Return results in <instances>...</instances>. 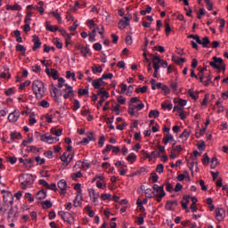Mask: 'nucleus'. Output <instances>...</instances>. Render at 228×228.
Here are the masks:
<instances>
[{
	"label": "nucleus",
	"mask_w": 228,
	"mask_h": 228,
	"mask_svg": "<svg viewBox=\"0 0 228 228\" xmlns=\"http://www.w3.org/2000/svg\"><path fill=\"white\" fill-rule=\"evenodd\" d=\"M19 181L21 190H28V188H33L35 177L31 174H23L20 175Z\"/></svg>",
	"instance_id": "f257e3e1"
},
{
	"label": "nucleus",
	"mask_w": 228,
	"mask_h": 228,
	"mask_svg": "<svg viewBox=\"0 0 228 228\" xmlns=\"http://www.w3.org/2000/svg\"><path fill=\"white\" fill-rule=\"evenodd\" d=\"M32 90L37 99H42L45 95V86L40 80H34L32 83Z\"/></svg>",
	"instance_id": "f03ea898"
},
{
	"label": "nucleus",
	"mask_w": 228,
	"mask_h": 228,
	"mask_svg": "<svg viewBox=\"0 0 228 228\" xmlns=\"http://www.w3.org/2000/svg\"><path fill=\"white\" fill-rule=\"evenodd\" d=\"M35 134H37V136H39L41 142L48 143L49 145H53V143H58V142H60V138L53 137V135H51L49 133L41 134L39 132H35Z\"/></svg>",
	"instance_id": "7ed1b4c3"
},
{
	"label": "nucleus",
	"mask_w": 228,
	"mask_h": 228,
	"mask_svg": "<svg viewBox=\"0 0 228 228\" xmlns=\"http://www.w3.org/2000/svg\"><path fill=\"white\" fill-rule=\"evenodd\" d=\"M97 33H99L101 38H104V25H96L91 33H89V42H95Z\"/></svg>",
	"instance_id": "20e7f679"
},
{
	"label": "nucleus",
	"mask_w": 228,
	"mask_h": 228,
	"mask_svg": "<svg viewBox=\"0 0 228 228\" xmlns=\"http://www.w3.org/2000/svg\"><path fill=\"white\" fill-rule=\"evenodd\" d=\"M154 197H156L157 202H161L163 197L167 195L165 192V187L163 185L159 186L158 184L153 185V191H152Z\"/></svg>",
	"instance_id": "39448f33"
},
{
	"label": "nucleus",
	"mask_w": 228,
	"mask_h": 228,
	"mask_svg": "<svg viewBox=\"0 0 228 228\" xmlns=\"http://www.w3.org/2000/svg\"><path fill=\"white\" fill-rule=\"evenodd\" d=\"M210 67H213V69H216L217 70H220L222 69L223 70H225V64L224 63V60L222 58L218 57H213L212 61L209 62Z\"/></svg>",
	"instance_id": "423d86ee"
},
{
	"label": "nucleus",
	"mask_w": 228,
	"mask_h": 228,
	"mask_svg": "<svg viewBox=\"0 0 228 228\" xmlns=\"http://www.w3.org/2000/svg\"><path fill=\"white\" fill-rule=\"evenodd\" d=\"M60 159L62 161V167H67L70 165V161L74 159V153H67L64 152L61 157Z\"/></svg>",
	"instance_id": "0eeeda50"
},
{
	"label": "nucleus",
	"mask_w": 228,
	"mask_h": 228,
	"mask_svg": "<svg viewBox=\"0 0 228 228\" xmlns=\"http://www.w3.org/2000/svg\"><path fill=\"white\" fill-rule=\"evenodd\" d=\"M132 19H133V16L131 14H128L127 16H124L118 22V26L119 29H126V28L129 26Z\"/></svg>",
	"instance_id": "6e6552de"
},
{
	"label": "nucleus",
	"mask_w": 228,
	"mask_h": 228,
	"mask_svg": "<svg viewBox=\"0 0 228 228\" xmlns=\"http://www.w3.org/2000/svg\"><path fill=\"white\" fill-rule=\"evenodd\" d=\"M65 88L62 90L64 99H72L74 97V89L69 84L64 85Z\"/></svg>",
	"instance_id": "1a4fd4ad"
},
{
	"label": "nucleus",
	"mask_w": 228,
	"mask_h": 228,
	"mask_svg": "<svg viewBox=\"0 0 228 228\" xmlns=\"http://www.w3.org/2000/svg\"><path fill=\"white\" fill-rule=\"evenodd\" d=\"M4 194V202L5 204H11V206L13 205V194L8 191H2Z\"/></svg>",
	"instance_id": "9d476101"
},
{
	"label": "nucleus",
	"mask_w": 228,
	"mask_h": 228,
	"mask_svg": "<svg viewBox=\"0 0 228 228\" xmlns=\"http://www.w3.org/2000/svg\"><path fill=\"white\" fill-rule=\"evenodd\" d=\"M20 117V112H19L18 110H15L14 111L11 112L8 116L9 122H17Z\"/></svg>",
	"instance_id": "9b49d317"
},
{
	"label": "nucleus",
	"mask_w": 228,
	"mask_h": 228,
	"mask_svg": "<svg viewBox=\"0 0 228 228\" xmlns=\"http://www.w3.org/2000/svg\"><path fill=\"white\" fill-rule=\"evenodd\" d=\"M88 193L92 202H97L99 200V197H101L99 192H95V189L93 188L88 189Z\"/></svg>",
	"instance_id": "f8f14e48"
},
{
	"label": "nucleus",
	"mask_w": 228,
	"mask_h": 228,
	"mask_svg": "<svg viewBox=\"0 0 228 228\" xmlns=\"http://www.w3.org/2000/svg\"><path fill=\"white\" fill-rule=\"evenodd\" d=\"M177 208V200H167L165 208L167 211H174Z\"/></svg>",
	"instance_id": "ddd939ff"
},
{
	"label": "nucleus",
	"mask_w": 228,
	"mask_h": 228,
	"mask_svg": "<svg viewBox=\"0 0 228 228\" xmlns=\"http://www.w3.org/2000/svg\"><path fill=\"white\" fill-rule=\"evenodd\" d=\"M58 188L61 189V195H65V193H67V181L64 179L59 181Z\"/></svg>",
	"instance_id": "4468645a"
},
{
	"label": "nucleus",
	"mask_w": 228,
	"mask_h": 228,
	"mask_svg": "<svg viewBox=\"0 0 228 228\" xmlns=\"http://www.w3.org/2000/svg\"><path fill=\"white\" fill-rule=\"evenodd\" d=\"M32 38L34 42V45L32 47L33 51H37V49H40V47H42V42H40V38L37 36H33Z\"/></svg>",
	"instance_id": "2eb2a0df"
},
{
	"label": "nucleus",
	"mask_w": 228,
	"mask_h": 228,
	"mask_svg": "<svg viewBox=\"0 0 228 228\" xmlns=\"http://www.w3.org/2000/svg\"><path fill=\"white\" fill-rule=\"evenodd\" d=\"M162 142L165 145H168V143H172V142H175V140L174 139V135H172V134H167L164 135Z\"/></svg>",
	"instance_id": "dca6fc26"
},
{
	"label": "nucleus",
	"mask_w": 228,
	"mask_h": 228,
	"mask_svg": "<svg viewBox=\"0 0 228 228\" xmlns=\"http://www.w3.org/2000/svg\"><path fill=\"white\" fill-rule=\"evenodd\" d=\"M97 95H101L102 101H106L110 97V93L104 90V88H101L97 91Z\"/></svg>",
	"instance_id": "f3484780"
},
{
	"label": "nucleus",
	"mask_w": 228,
	"mask_h": 228,
	"mask_svg": "<svg viewBox=\"0 0 228 228\" xmlns=\"http://www.w3.org/2000/svg\"><path fill=\"white\" fill-rule=\"evenodd\" d=\"M82 202H83V193L79 194L77 192V195L74 200L75 208H78V206H81Z\"/></svg>",
	"instance_id": "a211bd4d"
},
{
	"label": "nucleus",
	"mask_w": 228,
	"mask_h": 228,
	"mask_svg": "<svg viewBox=\"0 0 228 228\" xmlns=\"http://www.w3.org/2000/svg\"><path fill=\"white\" fill-rule=\"evenodd\" d=\"M216 218L218 222H222V220H224V209L222 208L216 209Z\"/></svg>",
	"instance_id": "6ab92c4d"
},
{
	"label": "nucleus",
	"mask_w": 228,
	"mask_h": 228,
	"mask_svg": "<svg viewBox=\"0 0 228 228\" xmlns=\"http://www.w3.org/2000/svg\"><path fill=\"white\" fill-rule=\"evenodd\" d=\"M92 85L96 90H101V86H102V78L93 80Z\"/></svg>",
	"instance_id": "aec40b11"
},
{
	"label": "nucleus",
	"mask_w": 228,
	"mask_h": 228,
	"mask_svg": "<svg viewBox=\"0 0 228 228\" xmlns=\"http://www.w3.org/2000/svg\"><path fill=\"white\" fill-rule=\"evenodd\" d=\"M5 8L8 11L19 12V10H20V5L19 4H14L13 5L7 4Z\"/></svg>",
	"instance_id": "412c9836"
},
{
	"label": "nucleus",
	"mask_w": 228,
	"mask_h": 228,
	"mask_svg": "<svg viewBox=\"0 0 228 228\" xmlns=\"http://www.w3.org/2000/svg\"><path fill=\"white\" fill-rule=\"evenodd\" d=\"M131 107H133L135 111H140L145 108V104L143 102H140L139 103H134V104H129Z\"/></svg>",
	"instance_id": "4be33fe9"
},
{
	"label": "nucleus",
	"mask_w": 228,
	"mask_h": 228,
	"mask_svg": "<svg viewBox=\"0 0 228 228\" xmlns=\"http://www.w3.org/2000/svg\"><path fill=\"white\" fill-rule=\"evenodd\" d=\"M172 61H174L175 63H177V65H181L182 63L186 61V60L184 58H181L177 55H173L172 56Z\"/></svg>",
	"instance_id": "5701e85b"
},
{
	"label": "nucleus",
	"mask_w": 228,
	"mask_h": 228,
	"mask_svg": "<svg viewBox=\"0 0 228 228\" xmlns=\"http://www.w3.org/2000/svg\"><path fill=\"white\" fill-rule=\"evenodd\" d=\"M80 53L82 56H84V58H88V56L92 55V53H90V48H88L87 46H84Z\"/></svg>",
	"instance_id": "b1692460"
},
{
	"label": "nucleus",
	"mask_w": 228,
	"mask_h": 228,
	"mask_svg": "<svg viewBox=\"0 0 228 228\" xmlns=\"http://www.w3.org/2000/svg\"><path fill=\"white\" fill-rule=\"evenodd\" d=\"M106 179L97 180L96 182V187H98L100 190H106Z\"/></svg>",
	"instance_id": "393cba45"
},
{
	"label": "nucleus",
	"mask_w": 228,
	"mask_h": 228,
	"mask_svg": "<svg viewBox=\"0 0 228 228\" xmlns=\"http://www.w3.org/2000/svg\"><path fill=\"white\" fill-rule=\"evenodd\" d=\"M136 159H138V157L134 153H130L126 157V161H128V163H130V165H133V163H134V161H136Z\"/></svg>",
	"instance_id": "a878e982"
},
{
	"label": "nucleus",
	"mask_w": 228,
	"mask_h": 228,
	"mask_svg": "<svg viewBox=\"0 0 228 228\" xmlns=\"http://www.w3.org/2000/svg\"><path fill=\"white\" fill-rule=\"evenodd\" d=\"M190 199H191V197H190L188 195L183 197V200L181 201L182 208L188 207V205L190 204Z\"/></svg>",
	"instance_id": "bb28decb"
},
{
	"label": "nucleus",
	"mask_w": 228,
	"mask_h": 228,
	"mask_svg": "<svg viewBox=\"0 0 228 228\" xmlns=\"http://www.w3.org/2000/svg\"><path fill=\"white\" fill-rule=\"evenodd\" d=\"M45 28L52 33H56V31H58V26H53L49 24L48 21H46Z\"/></svg>",
	"instance_id": "cd10ccee"
},
{
	"label": "nucleus",
	"mask_w": 228,
	"mask_h": 228,
	"mask_svg": "<svg viewBox=\"0 0 228 228\" xmlns=\"http://www.w3.org/2000/svg\"><path fill=\"white\" fill-rule=\"evenodd\" d=\"M51 134H54V136H61L63 131L60 128L56 129L54 127L50 129Z\"/></svg>",
	"instance_id": "c85d7f7f"
},
{
	"label": "nucleus",
	"mask_w": 228,
	"mask_h": 228,
	"mask_svg": "<svg viewBox=\"0 0 228 228\" xmlns=\"http://www.w3.org/2000/svg\"><path fill=\"white\" fill-rule=\"evenodd\" d=\"M70 177L73 181H77V179H81V177H83V173H81V171H78L77 173H72L70 175Z\"/></svg>",
	"instance_id": "c756f323"
},
{
	"label": "nucleus",
	"mask_w": 228,
	"mask_h": 228,
	"mask_svg": "<svg viewBox=\"0 0 228 228\" xmlns=\"http://www.w3.org/2000/svg\"><path fill=\"white\" fill-rule=\"evenodd\" d=\"M174 102L179 104V106H181L182 108H184V106H186V104H188V102L186 100L181 99V98L175 99Z\"/></svg>",
	"instance_id": "7c9ffc66"
},
{
	"label": "nucleus",
	"mask_w": 228,
	"mask_h": 228,
	"mask_svg": "<svg viewBox=\"0 0 228 228\" xmlns=\"http://www.w3.org/2000/svg\"><path fill=\"white\" fill-rule=\"evenodd\" d=\"M10 136H11V142H13V140H20V138H22V134H17L14 132L11 133Z\"/></svg>",
	"instance_id": "2f4dec72"
},
{
	"label": "nucleus",
	"mask_w": 228,
	"mask_h": 228,
	"mask_svg": "<svg viewBox=\"0 0 228 228\" xmlns=\"http://www.w3.org/2000/svg\"><path fill=\"white\" fill-rule=\"evenodd\" d=\"M218 159L216 157H213L212 159H211V165H210V167L212 169H215L216 168V167H218Z\"/></svg>",
	"instance_id": "473e14b6"
},
{
	"label": "nucleus",
	"mask_w": 228,
	"mask_h": 228,
	"mask_svg": "<svg viewBox=\"0 0 228 228\" xmlns=\"http://www.w3.org/2000/svg\"><path fill=\"white\" fill-rule=\"evenodd\" d=\"M152 62L153 65H159V63H161V58H159V56H158V53H156L155 55H152Z\"/></svg>",
	"instance_id": "72a5a7b5"
},
{
	"label": "nucleus",
	"mask_w": 228,
	"mask_h": 228,
	"mask_svg": "<svg viewBox=\"0 0 228 228\" xmlns=\"http://www.w3.org/2000/svg\"><path fill=\"white\" fill-rule=\"evenodd\" d=\"M150 118H158L159 117V111L154 110L149 112Z\"/></svg>",
	"instance_id": "f704fd0d"
},
{
	"label": "nucleus",
	"mask_w": 228,
	"mask_h": 228,
	"mask_svg": "<svg viewBox=\"0 0 228 228\" xmlns=\"http://www.w3.org/2000/svg\"><path fill=\"white\" fill-rule=\"evenodd\" d=\"M61 35L65 38V39H69V38H72V35H69V33H67V30L61 28L59 29Z\"/></svg>",
	"instance_id": "c9c22d12"
},
{
	"label": "nucleus",
	"mask_w": 228,
	"mask_h": 228,
	"mask_svg": "<svg viewBox=\"0 0 228 228\" xmlns=\"http://www.w3.org/2000/svg\"><path fill=\"white\" fill-rule=\"evenodd\" d=\"M47 197V194L44 191H39L37 194L38 200H44Z\"/></svg>",
	"instance_id": "e433bc0d"
},
{
	"label": "nucleus",
	"mask_w": 228,
	"mask_h": 228,
	"mask_svg": "<svg viewBox=\"0 0 228 228\" xmlns=\"http://www.w3.org/2000/svg\"><path fill=\"white\" fill-rule=\"evenodd\" d=\"M149 90V87L147 86H144L142 87H137L135 89L136 94H145Z\"/></svg>",
	"instance_id": "4c0bfd02"
},
{
	"label": "nucleus",
	"mask_w": 228,
	"mask_h": 228,
	"mask_svg": "<svg viewBox=\"0 0 228 228\" xmlns=\"http://www.w3.org/2000/svg\"><path fill=\"white\" fill-rule=\"evenodd\" d=\"M188 94L193 101H197L199 99V96L195 94V91L193 89H189Z\"/></svg>",
	"instance_id": "58836bf2"
},
{
	"label": "nucleus",
	"mask_w": 228,
	"mask_h": 228,
	"mask_svg": "<svg viewBox=\"0 0 228 228\" xmlns=\"http://www.w3.org/2000/svg\"><path fill=\"white\" fill-rule=\"evenodd\" d=\"M157 158H159V152L158 151H153L150 154V161H152L153 159H156Z\"/></svg>",
	"instance_id": "ea45409f"
},
{
	"label": "nucleus",
	"mask_w": 228,
	"mask_h": 228,
	"mask_svg": "<svg viewBox=\"0 0 228 228\" xmlns=\"http://www.w3.org/2000/svg\"><path fill=\"white\" fill-rule=\"evenodd\" d=\"M28 122L30 126H35V123L37 122V118H35V112L29 114Z\"/></svg>",
	"instance_id": "a19ab883"
},
{
	"label": "nucleus",
	"mask_w": 228,
	"mask_h": 228,
	"mask_svg": "<svg viewBox=\"0 0 228 228\" xmlns=\"http://www.w3.org/2000/svg\"><path fill=\"white\" fill-rule=\"evenodd\" d=\"M188 165H189V168H190L191 174H193V167H197V165H199V163L197 162L196 159H193V161L189 162Z\"/></svg>",
	"instance_id": "79ce46f5"
},
{
	"label": "nucleus",
	"mask_w": 228,
	"mask_h": 228,
	"mask_svg": "<svg viewBox=\"0 0 228 228\" xmlns=\"http://www.w3.org/2000/svg\"><path fill=\"white\" fill-rule=\"evenodd\" d=\"M200 45H203V47H206L209 44V38L208 37H205L200 40V43H198Z\"/></svg>",
	"instance_id": "37998d69"
},
{
	"label": "nucleus",
	"mask_w": 228,
	"mask_h": 228,
	"mask_svg": "<svg viewBox=\"0 0 228 228\" xmlns=\"http://www.w3.org/2000/svg\"><path fill=\"white\" fill-rule=\"evenodd\" d=\"M81 108V103L79 102V100H74L73 102V111H77Z\"/></svg>",
	"instance_id": "c03bdc74"
},
{
	"label": "nucleus",
	"mask_w": 228,
	"mask_h": 228,
	"mask_svg": "<svg viewBox=\"0 0 228 228\" xmlns=\"http://www.w3.org/2000/svg\"><path fill=\"white\" fill-rule=\"evenodd\" d=\"M66 77L67 79L72 78V81H76V73L70 72V71H66Z\"/></svg>",
	"instance_id": "a18cd8bd"
},
{
	"label": "nucleus",
	"mask_w": 228,
	"mask_h": 228,
	"mask_svg": "<svg viewBox=\"0 0 228 228\" xmlns=\"http://www.w3.org/2000/svg\"><path fill=\"white\" fill-rule=\"evenodd\" d=\"M51 15H53V17H55V19L58 20V22H61V14H60V12H58V11L56 12H50Z\"/></svg>",
	"instance_id": "49530a36"
},
{
	"label": "nucleus",
	"mask_w": 228,
	"mask_h": 228,
	"mask_svg": "<svg viewBox=\"0 0 228 228\" xmlns=\"http://www.w3.org/2000/svg\"><path fill=\"white\" fill-rule=\"evenodd\" d=\"M16 51L18 53H22V54H26V48L22 45H16Z\"/></svg>",
	"instance_id": "de8ad7c7"
},
{
	"label": "nucleus",
	"mask_w": 228,
	"mask_h": 228,
	"mask_svg": "<svg viewBox=\"0 0 228 228\" xmlns=\"http://www.w3.org/2000/svg\"><path fill=\"white\" fill-rule=\"evenodd\" d=\"M141 154L143 159H149L151 161V154H149L145 150H142Z\"/></svg>",
	"instance_id": "09e8293b"
},
{
	"label": "nucleus",
	"mask_w": 228,
	"mask_h": 228,
	"mask_svg": "<svg viewBox=\"0 0 228 228\" xmlns=\"http://www.w3.org/2000/svg\"><path fill=\"white\" fill-rule=\"evenodd\" d=\"M42 204H43L44 209H49V208H53V203H51L50 200H45Z\"/></svg>",
	"instance_id": "8fccbe9b"
},
{
	"label": "nucleus",
	"mask_w": 228,
	"mask_h": 228,
	"mask_svg": "<svg viewBox=\"0 0 228 228\" xmlns=\"http://www.w3.org/2000/svg\"><path fill=\"white\" fill-rule=\"evenodd\" d=\"M188 38H192L193 40L196 41V44H200V37H199V35H189Z\"/></svg>",
	"instance_id": "3c124183"
},
{
	"label": "nucleus",
	"mask_w": 228,
	"mask_h": 228,
	"mask_svg": "<svg viewBox=\"0 0 228 228\" xmlns=\"http://www.w3.org/2000/svg\"><path fill=\"white\" fill-rule=\"evenodd\" d=\"M220 26H219V31L220 33H224V28H225V20L219 19Z\"/></svg>",
	"instance_id": "603ef678"
},
{
	"label": "nucleus",
	"mask_w": 228,
	"mask_h": 228,
	"mask_svg": "<svg viewBox=\"0 0 228 228\" xmlns=\"http://www.w3.org/2000/svg\"><path fill=\"white\" fill-rule=\"evenodd\" d=\"M87 26H89L90 29H94L97 27V24H95V21L94 20H87Z\"/></svg>",
	"instance_id": "864d4df0"
},
{
	"label": "nucleus",
	"mask_w": 228,
	"mask_h": 228,
	"mask_svg": "<svg viewBox=\"0 0 228 228\" xmlns=\"http://www.w3.org/2000/svg\"><path fill=\"white\" fill-rule=\"evenodd\" d=\"M152 12V7L147 5L146 10H142L140 12L141 15H147V13H151Z\"/></svg>",
	"instance_id": "5fc2aeb1"
},
{
	"label": "nucleus",
	"mask_w": 228,
	"mask_h": 228,
	"mask_svg": "<svg viewBox=\"0 0 228 228\" xmlns=\"http://www.w3.org/2000/svg\"><path fill=\"white\" fill-rule=\"evenodd\" d=\"M164 170H165V167L163 166V164H159L156 167V172L158 174H163Z\"/></svg>",
	"instance_id": "6e6d98bb"
},
{
	"label": "nucleus",
	"mask_w": 228,
	"mask_h": 228,
	"mask_svg": "<svg viewBox=\"0 0 228 228\" xmlns=\"http://www.w3.org/2000/svg\"><path fill=\"white\" fill-rule=\"evenodd\" d=\"M50 76L53 77V79H59L58 78V70L52 69Z\"/></svg>",
	"instance_id": "4d7b16f0"
},
{
	"label": "nucleus",
	"mask_w": 228,
	"mask_h": 228,
	"mask_svg": "<svg viewBox=\"0 0 228 228\" xmlns=\"http://www.w3.org/2000/svg\"><path fill=\"white\" fill-rule=\"evenodd\" d=\"M161 108L162 110H168L170 111V110H172V108H174V105H172V103H162L161 104Z\"/></svg>",
	"instance_id": "13d9d810"
},
{
	"label": "nucleus",
	"mask_w": 228,
	"mask_h": 228,
	"mask_svg": "<svg viewBox=\"0 0 228 228\" xmlns=\"http://www.w3.org/2000/svg\"><path fill=\"white\" fill-rule=\"evenodd\" d=\"M190 136V132L188 129L183 130V134L180 135V138H183L184 140H188V137Z\"/></svg>",
	"instance_id": "bf43d9fd"
},
{
	"label": "nucleus",
	"mask_w": 228,
	"mask_h": 228,
	"mask_svg": "<svg viewBox=\"0 0 228 228\" xmlns=\"http://www.w3.org/2000/svg\"><path fill=\"white\" fill-rule=\"evenodd\" d=\"M86 139H87L89 142H95V137L94 136V133L88 132V133L86 134Z\"/></svg>",
	"instance_id": "052dcab7"
},
{
	"label": "nucleus",
	"mask_w": 228,
	"mask_h": 228,
	"mask_svg": "<svg viewBox=\"0 0 228 228\" xmlns=\"http://www.w3.org/2000/svg\"><path fill=\"white\" fill-rule=\"evenodd\" d=\"M93 72H94V74H97V72H98V74H101V72H102V67H101V66L93 67Z\"/></svg>",
	"instance_id": "680f3d73"
},
{
	"label": "nucleus",
	"mask_w": 228,
	"mask_h": 228,
	"mask_svg": "<svg viewBox=\"0 0 228 228\" xmlns=\"http://www.w3.org/2000/svg\"><path fill=\"white\" fill-rule=\"evenodd\" d=\"M126 168H127V166L122 165V167L119 169V174L121 175H125L126 174H127V169Z\"/></svg>",
	"instance_id": "e2e57ef3"
},
{
	"label": "nucleus",
	"mask_w": 228,
	"mask_h": 228,
	"mask_svg": "<svg viewBox=\"0 0 228 228\" xmlns=\"http://www.w3.org/2000/svg\"><path fill=\"white\" fill-rule=\"evenodd\" d=\"M74 190H76L77 193H79V195L83 193V190H81V183H76L74 185Z\"/></svg>",
	"instance_id": "0e129e2a"
},
{
	"label": "nucleus",
	"mask_w": 228,
	"mask_h": 228,
	"mask_svg": "<svg viewBox=\"0 0 228 228\" xmlns=\"http://www.w3.org/2000/svg\"><path fill=\"white\" fill-rule=\"evenodd\" d=\"M52 95L56 102H58V88L54 87L53 89Z\"/></svg>",
	"instance_id": "69168bd1"
},
{
	"label": "nucleus",
	"mask_w": 228,
	"mask_h": 228,
	"mask_svg": "<svg viewBox=\"0 0 228 228\" xmlns=\"http://www.w3.org/2000/svg\"><path fill=\"white\" fill-rule=\"evenodd\" d=\"M65 86V79L63 77L58 78V87L63 88Z\"/></svg>",
	"instance_id": "338daca9"
},
{
	"label": "nucleus",
	"mask_w": 228,
	"mask_h": 228,
	"mask_svg": "<svg viewBox=\"0 0 228 228\" xmlns=\"http://www.w3.org/2000/svg\"><path fill=\"white\" fill-rule=\"evenodd\" d=\"M35 159L37 165H44V163H45V159H42L40 156L36 157Z\"/></svg>",
	"instance_id": "774afa93"
}]
</instances>
